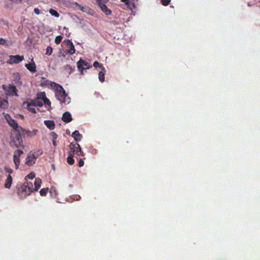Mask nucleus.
Segmentation results:
<instances>
[{"label":"nucleus","mask_w":260,"mask_h":260,"mask_svg":"<svg viewBox=\"0 0 260 260\" xmlns=\"http://www.w3.org/2000/svg\"><path fill=\"white\" fill-rule=\"evenodd\" d=\"M2 88L5 92L6 96H18V90L16 86L11 84L3 85Z\"/></svg>","instance_id":"7ed1b4c3"},{"label":"nucleus","mask_w":260,"mask_h":260,"mask_svg":"<svg viewBox=\"0 0 260 260\" xmlns=\"http://www.w3.org/2000/svg\"><path fill=\"white\" fill-rule=\"evenodd\" d=\"M17 117L20 118L21 119H24V116L21 114H18Z\"/></svg>","instance_id":"a19ab883"},{"label":"nucleus","mask_w":260,"mask_h":260,"mask_svg":"<svg viewBox=\"0 0 260 260\" xmlns=\"http://www.w3.org/2000/svg\"><path fill=\"white\" fill-rule=\"evenodd\" d=\"M48 188H43L42 189H41L40 191V194L41 196H45L48 191Z\"/></svg>","instance_id":"412c9836"},{"label":"nucleus","mask_w":260,"mask_h":260,"mask_svg":"<svg viewBox=\"0 0 260 260\" xmlns=\"http://www.w3.org/2000/svg\"><path fill=\"white\" fill-rule=\"evenodd\" d=\"M62 119L66 122L71 121L72 119L71 114L69 112H65L62 115Z\"/></svg>","instance_id":"f3484780"},{"label":"nucleus","mask_w":260,"mask_h":260,"mask_svg":"<svg viewBox=\"0 0 260 260\" xmlns=\"http://www.w3.org/2000/svg\"><path fill=\"white\" fill-rule=\"evenodd\" d=\"M3 114L8 123L12 119V118L9 114L6 113H3Z\"/></svg>","instance_id":"393cba45"},{"label":"nucleus","mask_w":260,"mask_h":260,"mask_svg":"<svg viewBox=\"0 0 260 260\" xmlns=\"http://www.w3.org/2000/svg\"><path fill=\"white\" fill-rule=\"evenodd\" d=\"M77 66L81 74H83L84 70L88 69L90 67L88 63L83 60H80L78 61Z\"/></svg>","instance_id":"9d476101"},{"label":"nucleus","mask_w":260,"mask_h":260,"mask_svg":"<svg viewBox=\"0 0 260 260\" xmlns=\"http://www.w3.org/2000/svg\"><path fill=\"white\" fill-rule=\"evenodd\" d=\"M67 161H68V163L70 165H72L74 164V160L73 158V155H70L69 154V156L67 158Z\"/></svg>","instance_id":"b1692460"},{"label":"nucleus","mask_w":260,"mask_h":260,"mask_svg":"<svg viewBox=\"0 0 260 260\" xmlns=\"http://www.w3.org/2000/svg\"><path fill=\"white\" fill-rule=\"evenodd\" d=\"M72 136L76 142H80L81 140L82 136L78 131H75L73 132Z\"/></svg>","instance_id":"6ab92c4d"},{"label":"nucleus","mask_w":260,"mask_h":260,"mask_svg":"<svg viewBox=\"0 0 260 260\" xmlns=\"http://www.w3.org/2000/svg\"><path fill=\"white\" fill-rule=\"evenodd\" d=\"M96 1L101 10L105 13L106 15H110L111 14V11L108 8L103 0H96Z\"/></svg>","instance_id":"0eeeda50"},{"label":"nucleus","mask_w":260,"mask_h":260,"mask_svg":"<svg viewBox=\"0 0 260 260\" xmlns=\"http://www.w3.org/2000/svg\"><path fill=\"white\" fill-rule=\"evenodd\" d=\"M122 2L124 3L126 5L129 6L131 3V1L130 0H121Z\"/></svg>","instance_id":"72a5a7b5"},{"label":"nucleus","mask_w":260,"mask_h":260,"mask_svg":"<svg viewBox=\"0 0 260 260\" xmlns=\"http://www.w3.org/2000/svg\"><path fill=\"white\" fill-rule=\"evenodd\" d=\"M80 8L81 9V10L83 11V7L80 6Z\"/></svg>","instance_id":"37998d69"},{"label":"nucleus","mask_w":260,"mask_h":260,"mask_svg":"<svg viewBox=\"0 0 260 260\" xmlns=\"http://www.w3.org/2000/svg\"><path fill=\"white\" fill-rule=\"evenodd\" d=\"M50 193L52 197H56L57 195V191L54 187H51L50 190Z\"/></svg>","instance_id":"4be33fe9"},{"label":"nucleus","mask_w":260,"mask_h":260,"mask_svg":"<svg viewBox=\"0 0 260 260\" xmlns=\"http://www.w3.org/2000/svg\"><path fill=\"white\" fill-rule=\"evenodd\" d=\"M70 151L69 152L70 155L76 156L84 155L81 148L78 144L71 143L70 145Z\"/></svg>","instance_id":"20e7f679"},{"label":"nucleus","mask_w":260,"mask_h":260,"mask_svg":"<svg viewBox=\"0 0 260 260\" xmlns=\"http://www.w3.org/2000/svg\"><path fill=\"white\" fill-rule=\"evenodd\" d=\"M23 154V151L20 150H17L15 151L13 155V161L15 164L16 169H18L20 165V157Z\"/></svg>","instance_id":"39448f33"},{"label":"nucleus","mask_w":260,"mask_h":260,"mask_svg":"<svg viewBox=\"0 0 260 260\" xmlns=\"http://www.w3.org/2000/svg\"><path fill=\"white\" fill-rule=\"evenodd\" d=\"M84 163L83 160L82 159H80L79 160V163H78L79 166L80 167H82V166H84Z\"/></svg>","instance_id":"f704fd0d"},{"label":"nucleus","mask_w":260,"mask_h":260,"mask_svg":"<svg viewBox=\"0 0 260 260\" xmlns=\"http://www.w3.org/2000/svg\"><path fill=\"white\" fill-rule=\"evenodd\" d=\"M35 104L36 105V106H39L40 107H41L43 106L42 103L40 101V100H39L36 98V99L35 100Z\"/></svg>","instance_id":"c85d7f7f"},{"label":"nucleus","mask_w":260,"mask_h":260,"mask_svg":"<svg viewBox=\"0 0 260 260\" xmlns=\"http://www.w3.org/2000/svg\"><path fill=\"white\" fill-rule=\"evenodd\" d=\"M49 13L52 16H54L55 17H59V13L53 9H50L49 10Z\"/></svg>","instance_id":"5701e85b"},{"label":"nucleus","mask_w":260,"mask_h":260,"mask_svg":"<svg viewBox=\"0 0 260 260\" xmlns=\"http://www.w3.org/2000/svg\"><path fill=\"white\" fill-rule=\"evenodd\" d=\"M27 105H31V106H36V105L35 104V100L33 101H31V102L27 104Z\"/></svg>","instance_id":"58836bf2"},{"label":"nucleus","mask_w":260,"mask_h":260,"mask_svg":"<svg viewBox=\"0 0 260 260\" xmlns=\"http://www.w3.org/2000/svg\"><path fill=\"white\" fill-rule=\"evenodd\" d=\"M27 69L31 73H35L37 71L36 65L33 59H31V62L25 64Z\"/></svg>","instance_id":"ddd939ff"},{"label":"nucleus","mask_w":260,"mask_h":260,"mask_svg":"<svg viewBox=\"0 0 260 260\" xmlns=\"http://www.w3.org/2000/svg\"><path fill=\"white\" fill-rule=\"evenodd\" d=\"M51 136L53 139V140H56L57 138V135L55 133H52Z\"/></svg>","instance_id":"c9c22d12"},{"label":"nucleus","mask_w":260,"mask_h":260,"mask_svg":"<svg viewBox=\"0 0 260 260\" xmlns=\"http://www.w3.org/2000/svg\"><path fill=\"white\" fill-rule=\"evenodd\" d=\"M44 123L49 129L52 130L55 128V125L53 120H45Z\"/></svg>","instance_id":"a211bd4d"},{"label":"nucleus","mask_w":260,"mask_h":260,"mask_svg":"<svg viewBox=\"0 0 260 260\" xmlns=\"http://www.w3.org/2000/svg\"><path fill=\"white\" fill-rule=\"evenodd\" d=\"M6 41L5 39L0 38V44H5Z\"/></svg>","instance_id":"e433bc0d"},{"label":"nucleus","mask_w":260,"mask_h":260,"mask_svg":"<svg viewBox=\"0 0 260 260\" xmlns=\"http://www.w3.org/2000/svg\"><path fill=\"white\" fill-rule=\"evenodd\" d=\"M170 1H171V0H161V3H162V4L164 5L167 6V5H169Z\"/></svg>","instance_id":"473e14b6"},{"label":"nucleus","mask_w":260,"mask_h":260,"mask_svg":"<svg viewBox=\"0 0 260 260\" xmlns=\"http://www.w3.org/2000/svg\"><path fill=\"white\" fill-rule=\"evenodd\" d=\"M8 124L16 131L20 132L21 130H22V128L18 125L16 121L13 119H12L9 122H8Z\"/></svg>","instance_id":"2eb2a0df"},{"label":"nucleus","mask_w":260,"mask_h":260,"mask_svg":"<svg viewBox=\"0 0 260 260\" xmlns=\"http://www.w3.org/2000/svg\"><path fill=\"white\" fill-rule=\"evenodd\" d=\"M105 73L106 69L104 67H101V71L99 73L98 78L99 80L102 82H104L105 81Z\"/></svg>","instance_id":"dca6fc26"},{"label":"nucleus","mask_w":260,"mask_h":260,"mask_svg":"<svg viewBox=\"0 0 260 260\" xmlns=\"http://www.w3.org/2000/svg\"><path fill=\"white\" fill-rule=\"evenodd\" d=\"M9 103L8 100V97L5 96L4 94H0V109L6 110L8 109Z\"/></svg>","instance_id":"423d86ee"},{"label":"nucleus","mask_w":260,"mask_h":260,"mask_svg":"<svg viewBox=\"0 0 260 260\" xmlns=\"http://www.w3.org/2000/svg\"><path fill=\"white\" fill-rule=\"evenodd\" d=\"M37 99L39 100H42L45 105L49 106L51 105L50 101L47 98L45 92H41L37 94Z\"/></svg>","instance_id":"9b49d317"},{"label":"nucleus","mask_w":260,"mask_h":260,"mask_svg":"<svg viewBox=\"0 0 260 260\" xmlns=\"http://www.w3.org/2000/svg\"><path fill=\"white\" fill-rule=\"evenodd\" d=\"M61 40H62V37L61 36H58L55 39V42L57 44H59L61 42Z\"/></svg>","instance_id":"c756f323"},{"label":"nucleus","mask_w":260,"mask_h":260,"mask_svg":"<svg viewBox=\"0 0 260 260\" xmlns=\"http://www.w3.org/2000/svg\"><path fill=\"white\" fill-rule=\"evenodd\" d=\"M53 144L54 146H56L57 144L55 140H53Z\"/></svg>","instance_id":"79ce46f5"},{"label":"nucleus","mask_w":260,"mask_h":260,"mask_svg":"<svg viewBox=\"0 0 260 260\" xmlns=\"http://www.w3.org/2000/svg\"><path fill=\"white\" fill-rule=\"evenodd\" d=\"M63 34H64L67 37H69L71 33L69 31L68 28L64 27L63 29Z\"/></svg>","instance_id":"7c9ffc66"},{"label":"nucleus","mask_w":260,"mask_h":260,"mask_svg":"<svg viewBox=\"0 0 260 260\" xmlns=\"http://www.w3.org/2000/svg\"><path fill=\"white\" fill-rule=\"evenodd\" d=\"M10 1L15 3H19L21 2L22 0H10Z\"/></svg>","instance_id":"ea45409f"},{"label":"nucleus","mask_w":260,"mask_h":260,"mask_svg":"<svg viewBox=\"0 0 260 260\" xmlns=\"http://www.w3.org/2000/svg\"><path fill=\"white\" fill-rule=\"evenodd\" d=\"M4 170L6 173H8V175H11V174L13 173V170L7 166L4 167Z\"/></svg>","instance_id":"a878e982"},{"label":"nucleus","mask_w":260,"mask_h":260,"mask_svg":"<svg viewBox=\"0 0 260 260\" xmlns=\"http://www.w3.org/2000/svg\"><path fill=\"white\" fill-rule=\"evenodd\" d=\"M34 11H35V13L37 14V15H39L40 14V10L38 8H35V10H34Z\"/></svg>","instance_id":"4c0bfd02"},{"label":"nucleus","mask_w":260,"mask_h":260,"mask_svg":"<svg viewBox=\"0 0 260 260\" xmlns=\"http://www.w3.org/2000/svg\"><path fill=\"white\" fill-rule=\"evenodd\" d=\"M13 179L11 175H8L7 178L5 180L4 187L6 189H9L12 184Z\"/></svg>","instance_id":"4468645a"},{"label":"nucleus","mask_w":260,"mask_h":260,"mask_svg":"<svg viewBox=\"0 0 260 260\" xmlns=\"http://www.w3.org/2000/svg\"><path fill=\"white\" fill-rule=\"evenodd\" d=\"M38 133V130L37 129H34L31 131H26V134L29 137H34L37 135Z\"/></svg>","instance_id":"aec40b11"},{"label":"nucleus","mask_w":260,"mask_h":260,"mask_svg":"<svg viewBox=\"0 0 260 260\" xmlns=\"http://www.w3.org/2000/svg\"><path fill=\"white\" fill-rule=\"evenodd\" d=\"M64 43H65L67 47L69 48L67 53L70 55L74 54L76 50L72 42L70 40H66L64 41Z\"/></svg>","instance_id":"6e6552de"},{"label":"nucleus","mask_w":260,"mask_h":260,"mask_svg":"<svg viewBox=\"0 0 260 260\" xmlns=\"http://www.w3.org/2000/svg\"><path fill=\"white\" fill-rule=\"evenodd\" d=\"M27 109L31 112L33 113H36V109L32 106L31 105H27Z\"/></svg>","instance_id":"cd10ccee"},{"label":"nucleus","mask_w":260,"mask_h":260,"mask_svg":"<svg viewBox=\"0 0 260 260\" xmlns=\"http://www.w3.org/2000/svg\"><path fill=\"white\" fill-rule=\"evenodd\" d=\"M93 67H95V68H100L101 69V67H103L102 65H101L99 62L98 61H95L94 63H93Z\"/></svg>","instance_id":"2f4dec72"},{"label":"nucleus","mask_w":260,"mask_h":260,"mask_svg":"<svg viewBox=\"0 0 260 260\" xmlns=\"http://www.w3.org/2000/svg\"><path fill=\"white\" fill-rule=\"evenodd\" d=\"M53 52V49L51 47L48 46L46 48V54L47 55H51Z\"/></svg>","instance_id":"bb28decb"},{"label":"nucleus","mask_w":260,"mask_h":260,"mask_svg":"<svg viewBox=\"0 0 260 260\" xmlns=\"http://www.w3.org/2000/svg\"><path fill=\"white\" fill-rule=\"evenodd\" d=\"M48 85L55 91V96L60 103L68 104L70 103V98L61 86L51 81L48 82Z\"/></svg>","instance_id":"f03ea898"},{"label":"nucleus","mask_w":260,"mask_h":260,"mask_svg":"<svg viewBox=\"0 0 260 260\" xmlns=\"http://www.w3.org/2000/svg\"><path fill=\"white\" fill-rule=\"evenodd\" d=\"M24 59L23 56H20L18 55L10 56V59L8 62L10 64L18 63Z\"/></svg>","instance_id":"f8f14e48"},{"label":"nucleus","mask_w":260,"mask_h":260,"mask_svg":"<svg viewBox=\"0 0 260 260\" xmlns=\"http://www.w3.org/2000/svg\"><path fill=\"white\" fill-rule=\"evenodd\" d=\"M37 157L32 153H29L27 155L25 159V164L28 166H33L36 160Z\"/></svg>","instance_id":"1a4fd4ad"},{"label":"nucleus","mask_w":260,"mask_h":260,"mask_svg":"<svg viewBox=\"0 0 260 260\" xmlns=\"http://www.w3.org/2000/svg\"><path fill=\"white\" fill-rule=\"evenodd\" d=\"M36 175L34 172H30L25 177V183L21 187L22 191L25 192L27 195L30 194L33 192L38 190L42 184V180L39 178L35 179L34 183L33 184L30 180L35 178Z\"/></svg>","instance_id":"f257e3e1"}]
</instances>
